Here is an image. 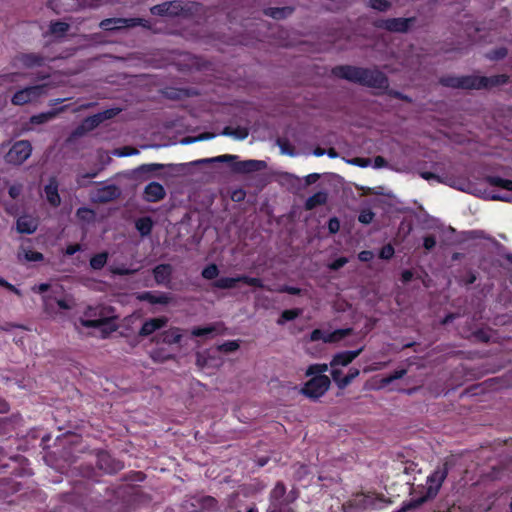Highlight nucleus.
<instances>
[{
  "label": "nucleus",
  "instance_id": "nucleus-44",
  "mask_svg": "<svg viewBox=\"0 0 512 512\" xmlns=\"http://www.w3.org/2000/svg\"><path fill=\"white\" fill-rule=\"evenodd\" d=\"M240 347L237 340H228L218 346V350L223 353H231Z\"/></svg>",
  "mask_w": 512,
  "mask_h": 512
},
{
  "label": "nucleus",
  "instance_id": "nucleus-10",
  "mask_svg": "<svg viewBox=\"0 0 512 512\" xmlns=\"http://www.w3.org/2000/svg\"><path fill=\"white\" fill-rule=\"evenodd\" d=\"M141 26L144 28L149 27V22L143 18H106L99 23V27L104 31H115L122 28H133Z\"/></svg>",
  "mask_w": 512,
  "mask_h": 512
},
{
  "label": "nucleus",
  "instance_id": "nucleus-63",
  "mask_svg": "<svg viewBox=\"0 0 512 512\" xmlns=\"http://www.w3.org/2000/svg\"><path fill=\"white\" fill-rule=\"evenodd\" d=\"M98 175V171H90V172H86V173H83V174H80L78 176V179H77V183L80 185V186H84L85 183H84V179H92V178H95L96 176Z\"/></svg>",
  "mask_w": 512,
  "mask_h": 512
},
{
  "label": "nucleus",
  "instance_id": "nucleus-61",
  "mask_svg": "<svg viewBox=\"0 0 512 512\" xmlns=\"http://www.w3.org/2000/svg\"><path fill=\"white\" fill-rule=\"evenodd\" d=\"M120 112V109L118 108H111L106 109L102 112H99V115L103 119V121L114 118L118 113Z\"/></svg>",
  "mask_w": 512,
  "mask_h": 512
},
{
  "label": "nucleus",
  "instance_id": "nucleus-62",
  "mask_svg": "<svg viewBox=\"0 0 512 512\" xmlns=\"http://www.w3.org/2000/svg\"><path fill=\"white\" fill-rule=\"evenodd\" d=\"M340 229V221L336 217H332L328 221V230L330 233L335 234Z\"/></svg>",
  "mask_w": 512,
  "mask_h": 512
},
{
  "label": "nucleus",
  "instance_id": "nucleus-39",
  "mask_svg": "<svg viewBox=\"0 0 512 512\" xmlns=\"http://www.w3.org/2000/svg\"><path fill=\"white\" fill-rule=\"evenodd\" d=\"M368 7L379 12L388 11L392 4L388 0H365Z\"/></svg>",
  "mask_w": 512,
  "mask_h": 512
},
{
  "label": "nucleus",
  "instance_id": "nucleus-56",
  "mask_svg": "<svg viewBox=\"0 0 512 512\" xmlns=\"http://www.w3.org/2000/svg\"><path fill=\"white\" fill-rule=\"evenodd\" d=\"M64 2L65 0H50L48 5L55 13L60 14L67 11V8L62 7L65 4Z\"/></svg>",
  "mask_w": 512,
  "mask_h": 512
},
{
  "label": "nucleus",
  "instance_id": "nucleus-35",
  "mask_svg": "<svg viewBox=\"0 0 512 512\" xmlns=\"http://www.w3.org/2000/svg\"><path fill=\"white\" fill-rule=\"evenodd\" d=\"M150 357L154 362L164 363L168 360L173 359V355L167 352L164 348H155L150 352Z\"/></svg>",
  "mask_w": 512,
  "mask_h": 512
},
{
  "label": "nucleus",
  "instance_id": "nucleus-51",
  "mask_svg": "<svg viewBox=\"0 0 512 512\" xmlns=\"http://www.w3.org/2000/svg\"><path fill=\"white\" fill-rule=\"evenodd\" d=\"M25 259L31 262H40L43 261L44 255L38 251L27 250L25 251Z\"/></svg>",
  "mask_w": 512,
  "mask_h": 512
},
{
  "label": "nucleus",
  "instance_id": "nucleus-48",
  "mask_svg": "<svg viewBox=\"0 0 512 512\" xmlns=\"http://www.w3.org/2000/svg\"><path fill=\"white\" fill-rule=\"evenodd\" d=\"M395 253L394 247L388 243L384 245L379 251V258L383 260H390Z\"/></svg>",
  "mask_w": 512,
  "mask_h": 512
},
{
  "label": "nucleus",
  "instance_id": "nucleus-2",
  "mask_svg": "<svg viewBox=\"0 0 512 512\" xmlns=\"http://www.w3.org/2000/svg\"><path fill=\"white\" fill-rule=\"evenodd\" d=\"M95 482L90 478L76 481L72 491L63 495L64 501L75 506L87 507L101 502V492L94 489Z\"/></svg>",
  "mask_w": 512,
  "mask_h": 512
},
{
  "label": "nucleus",
  "instance_id": "nucleus-7",
  "mask_svg": "<svg viewBox=\"0 0 512 512\" xmlns=\"http://www.w3.org/2000/svg\"><path fill=\"white\" fill-rule=\"evenodd\" d=\"M439 83L444 87L453 89L482 90L481 76L477 75H445L440 77Z\"/></svg>",
  "mask_w": 512,
  "mask_h": 512
},
{
  "label": "nucleus",
  "instance_id": "nucleus-15",
  "mask_svg": "<svg viewBox=\"0 0 512 512\" xmlns=\"http://www.w3.org/2000/svg\"><path fill=\"white\" fill-rule=\"evenodd\" d=\"M96 465L106 474H115L122 470L124 465L121 461L116 460L107 451H99L96 455Z\"/></svg>",
  "mask_w": 512,
  "mask_h": 512
},
{
  "label": "nucleus",
  "instance_id": "nucleus-53",
  "mask_svg": "<svg viewBox=\"0 0 512 512\" xmlns=\"http://www.w3.org/2000/svg\"><path fill=\"white\" fill-rule=\"evenodd\" d=\"M249 131L246 127L238 126L236 128H233L232 137L238 139V140H244L248 137Z\"/></svg>",
  "mask_w": 512,
  "mask_h": 512
},
{
  "label": "nucleus",
  "instance_id": "nucleus-42",
  "mask_svg": "<svg viewBox=\"0 0 512 512\" xmlns=\"http://www.w3.org/2000/svg\"><path fill=\"white\" fill-rule=\"evenodd\" d=\"M201 275L206 280H213L219 275L218 266L214 263L208 264L201 272Z\"/></svg>",
  "mask_w": 512,
  "mask_h": 512
},
{
  "label": "nucleus",
  "instance_id": "nucleus-20",
  "mask_svg": "<svg viewBox=\"0 0 512 512\" xmlns=\"http://www.w3.org/2000/svg\"><path fill=\"white\" fill-rule=\"evenodd\" d=\"M137 299L139 301L148 302L150 304H161L167 305L171 302V297L169 294L164 292H155V291H144L137 295Z\"/></svg>",
  "mask_w": 512,
  "mask_h": 512
},
{
  "label": "nucleus",
  "instance_id": "nucleus-37",
  "mask_svg": "<svg viewBox=\"0 0 512 512\" xmlns=\"http://www.w3.org/2000/svg\"><path fill=\"white\" fill-rule=\"evenodd\" d=\"M201 510L214 511L217 508V500L212 496H203L197 500Z\"/></svg>",
  "mask_w": 512,
  "mask_h": 512
},
{
  "label": "nucleus",
  "instance_id": "nucleus-60",
  "mask_svg": "<svg viewBox=\"0 0 512 512\" xmlns=\"http://www.w3.org/2000/svg\"><path fill=\"white\" fill-rule=\"evenodd\" d=\"M22 189H23V185L18 183V184H13L9 187L8 189V194L9 196L12 198V199H16L19 197V195L21 194L22 192Z\"/></svg>",
  "mask_w": 512,
  "mask_h": 512
},
{
  "label": "nucleus",
  "instance_id": "nucleus-9",
  "mask_svg": "<svg viewBox=\"0 0 512 512\" xmlns=\"http://www.w3.org/2000/svg\"><path fill=\"white\" fill-rule=\"evenodd\" d=\"M46 90L47 85L45 84L24 87L13 94L11 103L14 106H24L35 102L46 93Z\"/></svg>",
  "mask_w": 512,
  "mask_h": 512
},
{
  "label": "nucleus",
  "instance_id": "nucleus-1",
  "mask_svg": "<svg viewBox=\"0 0 512 512\" xmlns=\"http://www.w3.org/2000/svg\"><path fill=\"white\" fill-rule=\"evenodd\" d=\"M331 73L336 78L344 79L365 87L379 90H387L389 88L388 77L377 68L337 65L332 68Z\"/></svg>",
  "mask_w": 512,
  "mask_h": 512
},
{
  "label": "nucleus",
  "instance_id": "nucleus-18",
  "mask_svg": "<svg viewBox=\"0 0 512 512\" xmlns=\"http://www.w3.org/2000/svg\"><path fill=\"white\" fill-rule=\"evenodd\" d=\"M120 195L119 188L114 185H106L101 188H98L93 194H92V200L97 203H108L115 199H117Z\"/></svg>",
  "mask_w": 512,
  "mask_h": 512
},
{
  "label": "nucleus",
  "instance_id": "nucleus-45",
  "mask_svg": "<svg viewBox=\"0 0 512 512\" xmlns=\"http://www.w3.org/2000/svg\"><path fill=\"white\" fill-rule=\"evenodd\" d=\"M215 331H216L215 326L209 325L206 327H194L191 330V334L194 337H203V336L210 335V334L214 333Z\"/></svg>",
  "mask_w": 512,
  "mask_h": 512
},
{
  "label": "nucleus",
  "instance_id": "nucleus-43",
  "mask_svg": "<svg viewBox=\"0 0 512 512\" xmlns=\"http://www.w3.org/2000/svg\"><path fill=\"white\" fill-rule=\"evenodd\" d=\"M360 374V371L359 369L357 368H350L348 373L343 376L342 380H341V384H339V388L340 389H344L345 387H347L356 377H358Z\"/></svg>",
  "mask_w": 512,
  "mask_h": 512
},
{
  "label": "nucleus",
  "instance_id": "nucleus-6",
  "mask_svg": "<svg viewBox=\"0 0 512 512\" xmlns=\"http://www.w3.org/2000/svg\"><path fill=\"white\" fill-rule=\"evenodd\" d=\"M212 162H231V169L235 173L247 174L257 172L265 167V162L261 160H244L239 161L237 155H220L213 158H206L197 161V163H212Z\"/></svg>",
  "mask_w": 512,
  "mask_h": 512
},
{
  "label": "nucleus",
  "instance_id": "nucleus-41",
  "mask_svg": "<svg viewBox=\"0 0 512 512\" xmlns=\"http://www.w3.org/2000/svg\"><path fill=\"white\" fill-rule=\"evenodd\" d=\"M328 370V365L327 364H320V363H316V364H311L307 370H306V376H312V377H316V375H324V373Z\"/></svg>",
  "mask_w": 512,
  "mask_h": 512
},
{
  "label": "nucleus",
  "instance_id": "nucleus-31",
  "mask_svg": "<svg viewBox=\"0 0 512 512\" xmlns=\"http://www.w3.org/2000/svg\"><path fill=\"white\" fill-rule=\"evenodd\" d=\"M64 110V107H61L59 109L50 110L47 112H42L36 115L31 116L30 122L35 125L44 124L52 119H54L59 112H62Z\"/></svg>",
  "mask_w": 512,
  "mask_h": 512
},
{
  "label": "nucleus",
  "instance_id": "nucleus-21",
  "mask_svg": "<svg viewBox=\"0 0 512 512\" xmlns=\"http://www.w3.org/2000/svg\"><path fill=\"white\" fill-rule=\"evenodd\" d=\"M196 95H198V93L194 88L167 87L163 90V96L166 99L174 101L184 100Z\"/></svg>",
  "mask_w": 512,
  "mask_h": 512
},
{
  "label": "nucleus",
  "instance_id": "nucleus-50",
  "mask_svg": "<svg viewBox=\"0 0 512 512\" xmlns=\"http://www.w3.org/2000/svg\"><path fill=\"white\" fill-rule=\"evenodd\" d=\"M103 122V119L99 115V113L89 116L85 119L84 123L90 128L93 129L100 125Z\"/></svg>",
  "mask_w": 512,
  "mask_h": 512
},
{
  "label": "nucleus",
  "instance_id": "nucleus-54",
  "mask_svg": "<svg viewBox=\"0 0 512 512\" xmlns=\"http://www.w3.org/2000/svg\"><path fill=\"white\" fill-rule=\"evenodd\" d=\"M417 497L411 498L408 502L403 503L402 507L395 512H407L409 510L417 509L421 505H416Z\"/></svg>",
  "mask_w": 512,
  "mask_h": 512
},
{
  "label": "nucleus",
  "instance_id": "nucleus-47",
  "mask_svg": "<svg viewBox=\"0 0 512 512\" xmlns=\"http://www.w3.org/2000/svg\"><path fill=\"white\" fill-rule=\"evenodd\" d=\"M508 54V50L505 47H499L487 54V58L490 60H501L504 59Z\"/></svg>",
  "mask_w": 512,
  "mask_h": 512
},
{
  "label": "nucleus",
  "instance_id": "nucleus-38",
  "mask_svg": "<svg viewBox=\"0 0 512 512\" xmlns=\"http://www.w3.org/2000/svg\"><path fill=\"white\" fill-rule=\"evenodd\" d=\"M164 168L165 165L159 163L142 164L135 170V173L138 175H146Z\"/></svg>",
  "mask_w": 512,
  "mask_h": 512
},
{
  "label": "nucleus",
  "instance_id": "nucleus-13",
  "mask_svg": "<svg viewBox=\"0 0 512 512\" xmlns=\"http://www.w3.org/2000/svg\"><path fill=\"white\" fill-rule=\"evenodd\" d=\"M239 282L258 289L264 288L263 281L260 278L250 277L247 275H239L236 277H221L213 282V286L218 289H233Z\"/></svg>",
  "mask_w": 512,
  "mask_h": 512
},
{
  "label": "nucleus",
  "instance_id": "nucleus-19",
  "mask_svg": "<svg viewBox=\"0 0 512 512\" xmlns=\"http://www.w3.org/2000/svg\"><path fill=\"white\" fill-rule=\"evenodd\" d=\"M166 195V191L158 182H150L146 187L144 188L143 192V199L147 202H159L161 201Z\"/></svg>",
  "mask_w": 512,
  "mask_h": 512
},
{
  "label": "nucleus",
  "instance_id": "nucleus-24",
  "mask_svg": "<svg viewBox=\"0 0 512 512\" xmlns=\"http://www.w3.org/2000/svg\"><path fill=\"white\" fill-rule=\"evenodd\" d=\"M37 228V219L29 215L20 216L16 220V230L20 234H33L37 230Z\"/></svg>",
  "mask_w": 512,
  "mask_h": 512
},
{
  "label": "nucleus",
  "instance_id": "nucleus-34",
  "mask_svg": "<svg viewBox=\"0 0 512 512\" xmlns=\"http://www.w3.org/2000/svg\"><path fill=\"white\" fill-rule=\"evenodd\" d=\"M353 332L352 328L336 329L332 332H327L324 339V343H336L343 340L345 337L351 335Z\"/></svg>",
  "mask_w": 512,
  "mask_h": 512
},
{
  "label": "nucleus",
  "instance_id": "nucleus-14",
  "mask_svg": "<svg viewBox=\"0 0 512 512\" xmlns=\"http://www.w3.org/2000/svg\"><path fill=\"white\" fill-rule=\"evenodd\" d=\"M48 57L43 56L39 53H19L12 58V67H24L27 69H33L37 67H43L49 62Z\"/></svg>",
  "mask_w": 512,
  "mask_h": 512
},
{
  "label": "nucleus",
  "instance_id": "nucleus-32",
  "mask_svg": "<svg viewBox=\"0 0 512 512\" xmlns=\"http://www.w3.org/2000/svg\"><path fill=\"white\" fill-rule=\"evenodd\" d=\"M293 12V8L291 7H269L264 10V14L272 17L273 19H284L291 15Z\"/></svg>",
  "mask_w": 512,
  "mask_h": 512
},
{
  "label": "nucleus",
  "instance_id": "nucleus-52",
  "mask_svg": "<svg viewBox=\"0 0 512 512\" xmlns=\"http://www.w3.org/2000/svg\"><path fill=\"white\" fill-rule=\"evenodd\" d=\"M386 91H387V94L392 98H395V99H398V100H401L404 102H408V103L412 102L411 97H409L406 94H403L402 92H400L398 90H394V89L388 90L387 89Z\"/></svg>",
  "mask_w": 512,
  "mask_h": 512
},
{
  "label": "nucleus",
  "instance_id": "nucleus-55",
  "mask_svg": "<svg viewBox=\"0 0 512 512\" xmlns=\"http://www.w3.org/2000/svg\"><path fill=\"white\" fill-rule=\"evenodd\" d=\"M76 215L81 220H90L94 216V212L90 208L81 207L77 210Z\"/></svg>",
  "mask_w": 512,
  "mask_h": 512
},
{
  "label": "nucleus",
  "instance_id": "nucleus-58",
  "mask_svg": "<svg viewBox=\"0 0 512 512\" xmlns=\"http://www.w3.org/2000/svg\"><path fill=\"white\" fill-rule=\"evenodd\" d=\"M347 262H348V259L346 257H339V258L335 259L334 261H332L328 267L331 270L337 271V270L341 269L342 267H344L347 264Z\"/></svg>",
  "mask_w": 512,
  "mask_h": 512
},
{
  "label": "nucleus",
  "instance_id": "nucleus-59",
  "mask_svg": "<svg viewBox=\"0 0 512 512\" xmlns=\"http://www.w3.org/2000/svg\"><path fill=\"white\" fill-rule=\"evenodd\" d=\"M436 237L434 235H427L423 238V247L427 251H431L436 246Z\"/></svg>",
  "mask_w": 512,
  "mask_h": 512
},
{
  "label": "nucleus",
  "instance_id": "nucleus-4",
  "mask_svg": "<svg viewBox=\"0 0 512 512\" xmlns=\"http://www.w3.org/2000/svg\"><path fill=\"white\" fill-rule=\"evenodd\" d=\"M298 497L299 491L296 488L287 492L285 484L278 481L269 494L267 512H293L290 506Z\"/></svg>",
  "mask_w": 512,
  "mask_h": 512
},
{
  "label": "nucleus",
  "instance_id": "nucleus-30",
  "mask_svg": "<svg viewBox=\"0 0 512 512\" xmlns=\"http://www.w3.org/2000/svg\"><path fill=\"white\" fill-rule=\"evenodd\" d=\"M135 228L142 237L149 236L153 229V221L149 216H143L136 220Z\"/></svg>",
  "mask_w": 512,
  "mask_h": 512
},
{
  "label": "nucleus",
  "instance_id": "nucleus-40",
  "mask_svg": "<svg viewBox=\"0 0 512 512\" xmlns=\"http://www.w3.org/2000/svg\"><path fill=\"white\" fill-rule=\"evenodd\" d=\"M300 313H301V310L298 308L286 309L281 313L279 319L277 320V323L279 325H283L287 321H292V320L296 319L300 315Z\"/></svg>",
  "mask_w": 512,
  "mask_h": 512
},
{
  "label": "nucleus",
  "instance_id": "nucleus-46",
  "mask_svg": "<svg viewBox=\"0 0 512 512\" xmlns=\"http://www.w3.org/2000/svg\"><path fill=\"white\" fill-rule=\"evenodd\" d=\"M375 217V213L369 209H362L358 215V221L362 224L368 225L370 224Z\"/></svg>",
  "mask_w": 512,
  "mask_h": 512
},
{
  "label": "nucleus",
  "instance_id": "nucleus-12",
  "mask_svg": "<svg viewBox=\"0 0 512 512\" xmlns=\"http://www.w3.org/2000/svg\"><path fill=\"white\" fill-rule=\"evenodd\" d=\"M32 153V145L28 140L16 141L5 155V161L12 165H21Z\"/></svg>",
  "mask_w": 512,
  "mask_h": 512
},
{
  "label": "nucleus",
  "instance_id": "nucleus-49",
  "mask_svg": "<svg viewBox=\"0 0 512 512\" xmlns=\"http://www.w3.org/2000/svg\"><path fill=\"white\" fill-rule=\"evenodd\" d=\"M22 75L23 74L18 73V72L0 74V86H2L5 83H13L16 81L17 77L22 76Z\"/></svg>",
  "mask_w": 512,
  "mask_h": 512
},
{
  "label": "nucleus",
  "instance_id": "nucleus-16",
  "mask_svg": "<svg viewBox=\"0 0 512 512\" xmlns=\"http://www.w3.org/2000/svg\"><path fill=\"white\" fill-rule=\"evenodd\" d=\"M168 322L169 319L166 316L147 319L143 322L141 328L139 329L138 335L140 337H148L154 334L156 331L166 327Z\"/></svg>",
  "mask_w": 512,
  "mask_h": 512
},
{
  "label": "nucleus",
  "instance_id": "nucleus-26",
  "mask_svg": "<svg viewBox=\"0 0 512 512\" xmlns=\"http://www.w3.org/2000/svg\"><path fill=\"white\" fill-rule=\"evenodd\" d=\"M44 192L48 203L53 207H58L61 203V198L58 193V182L56 178L52 177L49 183L44 187Z\"/></svg>",
  "mask_w": 512,
  "mask_h": 512
},
{
  "label": "nucleus",
  "instance_id": "nucleus-29",
  "mask_svg": "<svg viewBox=\"0 0 512 512\" xmlns=\"http://www.w3.org/2000/svg\"><path fill=\"white\" fill-rule=\"evenodd\" d=\"M69 29L70 25L64 21H51L46 35L49 34L54 36L55 38H63L69 31Z\"/></svg>",
  "mask_w": 512,
  "mask_h": 512
},
{
  "label": "nucleus",
  "instance_id": "nucleus-28",
  "mask_svg": "<svg viewBox=\"0 0 512 512\" xmlns=\"http://www.w3.org/2000/svg\"><path fill=\"white\" fill-rule=\"evenodd\" d=\"M328 200V194L325 191H318L308 197L305 201V209L313 210L318 206L325 205Z\"/></svg>",
  "mask_w": 512,
  "mask_h": 512
},
{
  "label": "nucleus",
  "instance_id": "nucleus-25",
  "mask_svg": "<svg viewBox=\"0 0 512 512\" xmlns=\"http://www.w3.org/2000/svg\"><path fill=\"white\" fill-rule=\"evenodd\" d=\"M172 266L170 264H159L153 269V276L158 285H167L171 281Z\"/></svg>",
  "mask_w": 512,
  "mask_h": 512
},
{
  "label": "nucleus",
  "instance_id": "nucleus-36",
  "mask_svg": "<svg viewBox=\"0 0 512 512\" xmlns=\"http://www.w3.org/2000/svg\"><path fill=\"white\" fill-rule=\"evenodd\" d=\"M107 260H108L107 252L97 253L90 258V267L93 270H101L106 265Z\"/></svg>",
  "mask_w": 512,
  "mask_h": 512
},
{
  "label": "nucleus",
  "instance_id": "nucleus-5",
  "mask_svg": "<svg viewBox=\"0 0 512 512\" xmlns=\"http://www.w3.org/2000/svg\"><path fill=\"white\" fill-rule=\"evenodd\" d=\"M198 3L184 4L181 0H172L154 5L150 8L152 15L161 17H191L194 13V8Z\"/></svg>",
  "mask_w": 512,
  "mask_h": 512
},
{
  "label": "nucleus",
  "instance_id": "nucleus-33",
  "mask_svg": "<svg viewBox=\"0 0 512 512\" xmlns=\"http://www.w3.org/2000/svg\"><path fill=\"white\" fill-rule=\"evenodd\" d=\"M485 181L493 187H499L501 189L512 192V180L504 179L500 176L488 175L485 177Z\"/></svg>",
  "mask_w": 512,
  "mask_h": 512
},
{
  "label": "nucleus",
  "instance_id": "nucleus-64",
  "mask_svg": "<svg viewBox=\"0 0 512 512\" xmlns=\"http://www.w3.org/2000/svg\"><path fill=\"white\" fill-rule=\"evenodd\" d=\"M374 258V253L370 250H363L358 254L361 262H370Z\"/></svg>",
  "mask_w": 512,
  "mask_h": 512
},
{
  "label": "nucleus",
  "instance_id": "nucleus-23",
  "mask_svg": "<svg viewBox=\"0 0 512 512\" xmlns=\"http://www.w3.org/2000/svg\"><path fill=\"white\" fill-rule=\"evenodd\" d=\"M81 324L87 328H102L105 334H109L116 330V325L112 319L99 318V319H82Z\"/></svg>",
  "mask_w": 512,
  "mask_h": 512
},
{
  "label": "nucleus",
  "instance_id": "nucleus-22",
  "mask_svg": "<svg viewBox=\"0 0 512 512\" xmlns=\"http://www.w3.org/2000/svg\"><path fill=\"white\" fill-rule=\"evenodd\" d=\"M364 350V347H361L357 350L353 351H343L336 353L331 362V367L335 366H347L349 365L354 359H356Z\"/></svg>",
  "mask_w": 512,
  "mask_h": 512
},
{
  "label": "nucleus",
  "instance_id": "nucleus-8",
  "mask_svg": "<svg viewBox=\"0 0 512 512\" xmlns=\"http://www.w3.org/2000/svg\"><path fill=\"white\" fill-rule=\"evenodd\" d=\"M331 381L326 375L311 377L302 387L301 393L313 400L322 397L329 389Z\"/></svg>",
  "mask_w": 512,
  "mask_h": 512
},
{
  "label": "nucleus",
  "instance_id": "nucleus-3",
  "mask_svg": "<svg viewBox=\"0 0 512 512\" xmlns=\"http://www.w3.org/2000/svg\"><path fill=\"white\" fill-rule=\"evenodd\" d=\"M449 473V467L447 463L438 466L426 480V486L418 487L415 490L417 497L416 505H423L424 503L433 500L438 495L444 481L446 480Z\"/></svg>",
  "mask_w": 512,
  "mask_h": 512
},
{
  "label": "nucleus",
  "instance_id": "nucleus-11",
  "mask_svg": "<svg viewBox=\"0 0 512 512\" xmlns=\"http://www.w3.org/2000/svg\"><path fill=\"white\" fill-rule=\"evenodd\" d=\"M415 22L416 17L387 18L376 20L374 22V26L378 29L386 30L393 33H407Z\"/></svg>",
  "mask_w": 512,
  "mask_h": 512
},
{
  "label": "nucleus",
  "instance_id": "nucleus-17",
  "mask_svg": "<svg viewBox=\"0 0 512 512\" xmlns=\"http://www.w3.org/2000/svg\"><path fill=\"white\" fill-rule=\"evenodd\" d=\"M182 330L178 327H170L167 330H164L158 334H156L151 341L156 344H178L182 340Z\"/></svg>",
  "mask_w": 512,
  "mask_h": 512
},
{
  "label": "nucleus",
  "instance_id": "nucleus-57",
  "mask_svg": "<svg viewBox=\"0 0 512 512\" xmlns=\"http://www.w3.org/2000/svg\"><path fill=\"white\" fill-rule=\"evenodd\" d=\"M327 335V332L322 329H314L309 336L310 341L316 342L322 340L324 342V339Z\"/></svg>",
  "mask_w": 512,
  "mask_h": 512
},
{
  "label": "nucleus",
  "instance_id": "nucleus-27",
  "mask_svg": "<svg viewBox=\"0 0 512 512\" xmlns=\"http://www.w3.org/2000/svg\"><path fill=\"white\" fill-rule=\"evenodd\" d=\"M509 80L510 77L507 74H498L490 77L481 76L482 90H489L494 87L505 85Z\"/></svg>",
  "mask_w": 512,
  "mask_h": 512
}]
</instances>
